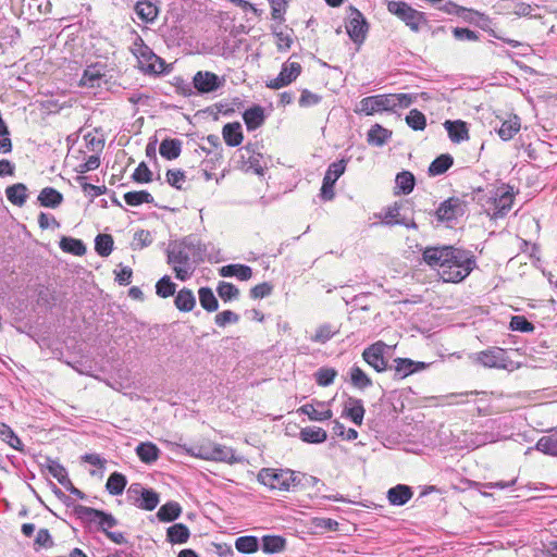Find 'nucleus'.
<instances>
[{
  "mask_svg": "<svg viewBox=\"0 0 557 557\" xmlns=\"http://www.w3.org/2000/svg\"><path fill=\"white\" fill-rule=\"evenodd\" d=\"M447 255L445 270L440 272L444 282L459 283L476 268L475 256L470 250L448 246Z\"/></svg>",
  "mask_w": 557,
  "mask_h": 557,
  "instance_id": "nucleus-1",
  "label": "nucleus"
},
{
  "mask_svg": "<svg viewBox=\"0 0 557 557\" xmlns=\"http://www.w3.org/2000/svg\"><path fill=\"white\" fill-rule=\"evenodd\" d=\"M297 472L290 469L263 468L258 474V481L271 490L290 491L299 487Z\"/></svg>",
  "mask_w": 557,
  "mask_h": 557,
  "instance_id": "nucleus-2",
  "label": "nucleus"
},
{
  "mask_svg": "<svg viewBox=\"0 0 557 557\" xmlns=\"http://www.w3.org/2000/svg\"><path fill=\"white\" fill-rule=\"evenodd\" d=\"M74 513L82 524H96L97 530L104 535L119 524L117 519L111 512L84 505H75Z\"/></svg>",
  "mask_w": 557,
  "mask_h": 557,
  "instance_id": "nucleus-3",
  "label": "nucleus"
},
{
  "mask_svg": "<svg viewBox=\"0 0 557 557\" xmlns=\"http://www.w3.org/2000/svg\"><path fill=\"white\" fill-rule=\"evenodd\" d=\"M168 263L172 265L180 281L188 280L195 271V263L190 261L188 250L182 245V240L168 249Z\"/></svg>",
  "mask_w": 557,
  "mask_h": 557,
  "instance_id": "nucleus-4",
  "label": "nucleus"
},
{
  "mask_svg": "<svg viewBox=\"0 0 557 557\" xmlns=\"http://www.w3.org/2000/svg\"><path fill=\"white\" fill-rule=\"evenodd\" d=\"M387 11L403 21L412 32L418 33L421 24H426L424 12L418 11L405 1H387Z\"/></svg>",
  "mask_w": 557,
  "mask_h": 557,
  "instance_id": "nucleus-5",
  "label": "nucleus"
},
{
  "mask_svg": "<svg viewBox=\"0 0 557 557\" xmlns=\"http://www.w3.org/2000/svg\"><path fill=\"white\" fill-rule=\"evenodd\" d=\"M131 50L140 64L147 63L144 69L146 73L160 74L164 71L165 61L157 55L139 35H136Z\"/></svg>",
  "mask_w": 557,
  "mask_h": 557,
  "instance_id": "nucleus-6",
  "label": "nucleus"
},
{
  "mask_svg": "<svg viewBox=\"0 0 557 557\" xmlns=\"http://www.w3.org/2000/svg\"><path fill=\"white\" fill-rule=\"evenodd\" d=\"M126 498L135 507L147 511L153 510L160 503L159 494L141 483H132L126 491Z\"/></svg>",
  "mask_w": 557,
  "mask_h": 557,
  "instance_id": "nucleus-7",
  "label": "nucleus"
},
{
  "mask_svg": "<svg viewBox=\"0 0 557 557\" xmlns=\"http://www.w3.org/2000/svg\"><path fill=\"white\" fill-rule=\"evenodd\" d=\"M486 202H491L494 211L488 213L491 219L497 220L507 215L513 205L512 188L508 185H503L499 188L490 189V196Z\"/></svg>",
  "mask_w": 557,
  "mask_h": 557,
  "instance_id": "nucleus-8",
  "label": "nucleus"
},
{
  "mask_svg": "<svg viewBox=\"0 0 557 557\" xmlns=\"http://www.w3.org/2000/svg\"><path fill=\"white\" fill-rule=\"evenodd\" d=\"M347 12L346 32L355 44L361 45L367 38L370 25L364 15L354 5H349Z\"/></svg>",
  "mask_w": 557,
  "mask_h": 557,
  "instance_id": "nucleus-9",
  "label": "nucleus"
},
{
  "mask_svg": "<svg viewBox=\"0 0 557 557\" xmlns=\"http://www.w3.org/2000/svg\"><path fill=\"white\" fill-rule=\"evenodd\" d=\"M471 359L474 363L484 368L508 369V366L511 363L507 351L496 346L475 352L471 356Z\"/></svg>",
  "mask_w": 557,
  "mask_h": 557,
  "instance_id": "nucleus-10",
  "label": "nucleus"
},
{
  "mask_svg": "<svg viewBox=\"0 0 557 557\" xmlns=\"http://www.w3.org/2000/svg\"><path fill=\"white\" fill-rule=\"evenodd\" d=\"M348 160L341 159L329 165L322 181L320 197L324 201H331L335 197L334 186L336 181L344 174Z\"/></svg>",
  "mask_w": 557,
  "mask_h": 557,
  "instance_id": "nucleus-11",
  "label": "nucleus"
},
{
  "mask_svg": "<svg viewBox=\"0 0 557 557\" xmlns=\"http://www.w3.org/2000/svg\"><path fill=\"white\" fill-rule=\"evenodd\" d=\"M403 208L401 201H395L392 206L383 209L376 218L381 220V223L385 226L403 225L407 228L418 230V224L413 218H407L400 214Z\"/></svg>",
  "mask_w": 557,
  "mask_h": 557,
  "instance_id": "nucleus-12",
  "label": "nucleus"
},
{
  "mask_svg": "<svg viewBox=\"0 0 557 557\" xmlns=\"http://www.w3.org/2000/svg\"><path fill=\"white\" fill-rule=\"evenodd\" d=\"M467 201L458 197H449L440 203L435 216L440 222H453L466 212Z\"/></svg>",
  "mask_w": 557,
  "mask_h": 557,
  "instance_id": "nucleus-13",
  "label": "nucleus"
},
{
  "mask_svg": "<svg viewBox=\"0 0 557 557\" xmlns=\"http://www.w3.org/2000/svg\"><path fill=\"white\" fill-rule=\"evenodd\" d=\"M224 83V77L209 71H198L193 77V86L200 95L213 92L220 89Z\"/></svg>",
  "mask_w": 557,
  "mask_h": 557,
  "instance_id": "nucleus-14",
  "label": "nucleus"
},
{
  "mask_svg": "<svg viewBox=\"0 0 557 557\" xmlns=\"http://www.w3.org/2000/svg\"><path fill=\"white\" fill-rule=\"evenodd\" d=\"M387 347L384 342L379 341L363 350L362 358L376 372L386 371L389 369L387 360L384 358V352Z\"/></svg>",
  "mask_w": 557,
  "mask_h": 557,
  "instance_id": "nucleus-15",
  "label": "nucleus"
},
{
  "mask_svg": "<svg viewBox=\"0 0 557 557\" xmlns=\"http://www.w3.org/2000/svg\"><path fill=\"white\" fill-rule=\"evenodd\" d=\"M394 109L395 103L391 94L369 96L360 101V111L367 115H372L379 111H393Z\"/></svg>",
  "mask_w": 557,
  "mask_h": 557,
  "instance_id": "nucleus-16",
  "label": "nucleus"
},
{
  "mask_svg": "<svg viewBox=\"0 0 557 557\" xmlns=\"http://www.w3.org/2000/svg\"><path fill=\"white\" fill-rule=\"evenodd\" d=\"M301 65L298 62H285L282 65L277 77L269 81L267 87L271 89H280L293 83L301 73Z\"/></svg>",
  "mask_w": 557,
  "mask_h": 557,
  "instance_id": "nucleus-17",
  "label": "nucleus"
},
{
  "mask_svg": "<svg viewBox=\"0 0 557 557\" xmlns=\"http://www.w3.org/2000/svg\"><path fill=\"white\" fill-rule=\"evenodd\" d=\"M133 9L137 17L145 24H153L160 13V8L154 0H137Z\"/></svg>",
  "mask_w": 557,
  "mask_h": 557,
  "instance_id": "nucleus-18",
  "label": "nucleus"
},
{
  "mask_svg": "<svg viewBox=\"0 0 557 557\" xmlns=\"http://www.w3.org/2000/svg\"><path fill=\"white\" fill-rule=\"evenodd\" d=\"M103 65L100 63L88 65L79 79V86L85 88H99L103 82Z\"/></svg>",
  "mask_w": 557,
  "mask_h": 557,
  "instance_id": "nucleus-19",
  "label": "nucleus"
},
{
  "mask_svg": "<svg viewBox=\"0 0 557 557\" xmlns=\"http://www.w3.org/2000/svg\"><path fill=\"white\" fill-rule=\"evenodd\" d=\"M447 250L448 246L426 247L422 252V259L431 268L438 267L441 271H444L448 257Z\"/></svg>",
  "mask_w": 557,
  "mask_h": 557,
  "instance_id": "nucleus-20",
  "label": "nucleus"
},
{
  "mask_svg": "<svg viewBox=\"0 0 557 557\" xmlns=\"http://www.w3.org/2000/svg\"><path fill=\"white\" fill-rule=\"evenodd\" d=\"M413 496V490L411 486L407 484H397L393 487H391L387 493L386 497L392 506L401 507L406 505Z\"/></svg>",
  "mask_w": 557,
  "mask_h": 557,
  "instance_id": "nucleus-21",
  "label": "nucleus"
},
{
  "mask_svg": "<svg viewBox=\"0 0 557 557\" xmlns=\"http://www.w3.org/2000/svg\"><path fill=\"white\" fill-rule=\"evenodd\" d=\"M443 126L448 133L449 139L455 144H460L469 139V127L468 123L462 120L444 122Z\"/></svg>",
  "mask_w": 557,
  "mask_h": 557,
  "instance_id": "nucleus-22",
  "label": "nucleus"
},
{
  "mask_svg": "<svg viewBox=\"0 0 557 557\" xmlns=\"http://www.w3.org/2000/svg\"><path fill=\"white\" fill-rule=\"evenodd\" d=\"M280 24L276 22L270 26L272 35L276 38V46L278 51H287L290 49L293 44L294 34L293 28H289L287 25Z\"/></svg>",
  "mask_w": 557,
  "mask_h": 557,
  "instance_id": "nucleus-23",
  "label": "nucleus"
},
{
  "mask_svg": "<svg viewBox=\"0 0 557 557\" xmlns=\"http://www.w3.org/2000/svg\"><path fill=\"white\" fill-rule=\"evenodd\" d=\"M342 407L341 418H363L364 408L362 400L344 395L339 401Z\"/></svg>",
  "mask_w": 557,
  "mask_h": 557,
  "instance_id": "nucleus-24",
  "label": "nucleus"
},
{
  "mask_svg": "<svg viewBox=\"0 0 557 557\" xmlns=\"http://www.w3.org/2000/svg\"><path fill=\"white\" fill-rule=\"evenodd\" d=\"M212 461L226 462L228 465L242 463L245 458L236 454V450L222 444H213Z\"/></svg>",
  "mask_w": 557,
  "mask_h": 557,
  "instance_id": "nucleus-25",
  "label": "nucleus"
},
{
  "mask_svg": "<svg viewBox=\"0 0 557 557\" xmlns=\"http://www.w3.org/2000/svg\"><path fill=\"white\" fill-rule=\"evenodd\" d=\"M287 541L282 535L267 534L260 540V546L263 553L274 555L286 549Z\"/></svg>",
  "mask_w": 557,
  "mask_h": 557,
  "instance_id": "nucleus-26",
  "label": "nucleus"
},
{
  "mask_svg": "<svg viewBox=\"0 0 557 557\" xmlns=\"http://www.w3.org/2000/svg\"><path fill=\"white\" fill-rule=\"evenodd\" d=\"M260 157L238 153V157L235 158V168L245 172L252 171L258 175H263L264 168L261 164Z\"/></svg>",
  "mask_w": 557,
  "mask_h": 557,
  "instance_id": "nucleus-27",
  "label": "nucleus"
},
{
  "mask_svg": "<svg viewBox=\"0 0 557 557\" xmlns=\"http://www.w3.org/2000/svg\"><path fill=\"white\" fill-rule=\"evenodd\" d=\"M243 120L248 131H255L265 121L264 109L259 104H253L243 113Z\"/></svg>",
  "mask_w": 557,
  "mask_h": 557,
  "instance_id": "nucleus-28",
  "label": "nucleus"
},
{
  "mask_svg": "<svg viewBox=\"0 0 557 557\" xmlns=\"http://www.w3.org/2000/svg\"><path fill=\"white\" fill-rule=\"evenodd\" d=\"M222 136L230 147H237L243 143L244 134L239 122L227 123L222 128Z\"/></svg>",
  "mask_w": 557,
  "mask_h": 557,
  "instance_id": "nucleus-29",
  "label": "nucleus"
},
{
  "mask_svg": "<svg viewBox=\"0 0 557 557\" xmlns=\"http://www.w3.org/2000/svg\"><path fill=\"white\" fill-rule=\"evenodd\" d=\"M182 245L191 252L193 262L195 264H199L205 261L207 247L201 240L194 236H186L182 239Z\"/></svg>",
  "mask_w": 557,
  "mask_h": 557,
  "instance_id": "nucleus-30",
  "label": "nucleus"
},
{
  "mask_svg": "<svg viewBox=\"0 0 557 557\" xmlns=\"http://www.w3.org/2000/svg\"><path fill=\"white\" fill-rule=\"evenodd\" d=\"M135 451L139 460L146 465L154 463L161 454L159 447L151 442L139 443Z\"/></svg>",
  "mask_w": 557,
  "mask_h": 557,
  "instance_id": "nucleus-31",
  "label": "nucleus"
},
{
  "mask_svg": "<svg viewBox=\"0 0 557 557\" xmlns=\"http://www.w3.org/2000/svg\"><path fill=\"white\" fill-rule=\"evenodd\" d=\"M190 537L188 527L182 522L174 523L166 529V541L172 545L185 544Z\"/></svg>",
  "mask_w": 557,
  "mask_h": 557,
  "instance_id": "nucleus-32",
  "label": "nucleus"
},
{
  "mask_svg": "<svg viewBox=\"0 0 557 557\" xmlns=\"http://www.w3.org/2000/svg\"><path fill=\"white\" fill-rule=\"evenodd\" d=\"M416 186V177L410 171H401L395 177L394 195H409Z\"/></svg>",
  "mask_w": 557,
  "mask_h": 557,
  "instance_id": "nucleus-33",
  "label": "nucleus"
},
{
  "mask_svg": "<svg viewBox=\"0 0 557 557\" xmlns=\"http://www.w3.org/2000/svg\"><path fill=\"white\" fill-rule=\"evenodd\" d=\"M5 195L12 205L22 207L28 198V188L23 183H15L7 187Z\"/></svg>",
  "mask_w": 557,
  "mask_h": 557,
  "instance_id": "nucleus-34",
  "label": "nucleus"
},
{
  "mask_svg": "<svg viewBox=\"0 0 557 557\" xmlns=\"http://www.w3.org/2000/svg\"><path fill=\"white\" fill-rule=\"evenodd\" d=\"M223 277L236 276L240 281H248L252 276V269L246 264H227L219 270Z\"/></svg>",
  "mask_w": 557,
  "mask_h": 557,
  "instance_id": "nucleus-35",
  "label": "nucleus"
},
{
  "mask_svg": "<svg viewBox=\"0 0 557 557\" xmlns=\"http://www.w3.org/2000/svg\"><path fill=\"white\" fill-rule=\"evenodd\" d=\"M63 199V195L53 187H45L38 195L40 206L46 208H58Z\"/></svg>",
  "mask_w": 557,
  "mask_h": 557,
  "instance_id": "nucleus-36",
  "label": "nucleus"
},
{
  "mask_svg": "<svg viewBox=\"0 0 557 557\" xmlns=\"http://www.w3.org/2000/svg\"><path fill=\"white\" fill-rule=\"evenodd\" d=\"M535 448L545 455L557 456V429H550L547 435L537 440Z\"/></svg>",
  "mask_w": 557,
  "mask_h": 557,
  "instance_id": "nucleus-37",
  "label": "nucleus"
},
{
  "mask_svg": "<svg viewBox=\"0 0 557 557\" xmlns=\"http://www.w3.org/2000/svg\"><path fill=\"white\" fill-rule=\"evenodd\" d=\"M182 140L178 138H165L159 147L160 154L166 160L177 159L182 152Z\"/></svg>",
  "mask_w": 557,
  "mask_h": 557,
  "instance_id": "nucleus-38",
  "label": "nucleus"
},
{
  "mask_svg": "<svg viewBox=\"0 0 557 557\" xmlns=\"http://www.w3.org/2000/svg\"><path fill=\"white\" fill-rule=\"evenodd\" d=\"M454 164V158L449 153L436 157L428 169L429 176H438L446 173Z\"/></svg>",
  "mask_w": 557,
  "mask_h": 557,
  "instance_id": "nucleus-39",
  "label": "nucleus"
},
{
  "mask_svg": "<svg viewBox=\"0 0 557 557\" xmlns=\"http://www.w3.org/2000/svg\"><path fill=\"white\" fill-rule=\"evenodd\" d=\"M302 442L308 444H320L326 441L327 433L320 426H306L299 430Z\"/></svg>",
  "mask_w": 557,
  "mask_h": 557,
  "instance_id": "nucleus-40",
  "label": "nucleus"
},
{
  "mask_svg": "<svg viewBox=\"0 0 557 557\" xmlns=\"http://www.w3.org/2000/svg\"><path fill=\"white\" fill-rule=\"evenodd\" d=\"M175 307L182 312H189L196 306V298L194 293L186 287H183L175 296Z\"/></svg>",
  "mask_w": 557,
  "mask_h": 557,
  "instance_id": "nucleus-41",
  "label": "nucleus"
},
{
  "mask_svg": "<svg viewBox=\"0 0 557 557\" xmlns=\"http://www.w3.org/2000/svg\"><path fill=\"white\" fill-rule=\"evenodd\" d=\"M181 513L182 507L177 502H168L159 508L157 517L161 522H173Z\"/></svg>",
  "mask_w": 557,
  "mask_h": 557,
  "instance_id": "nucleus-42",
  "label": "nucleus"
},
{
  "mask_svg": "<svg viewBox=\"0 0 557 557\" xmlns=\"http://www.w3.org/2000/svg\"><path fill=\"white\" fill-rule=\"evenodd\" d=\"M127 485L126 476L117 471L112 472L106 483V490L110 495H121Z\"/></svg>",
  "mask_w": 557,
  "mask_h": 557,
  "instance_id": "nucleus-43",
  "label": "nucleus"
},
{
  "mask_svg": "<svg viewBox=\"0 0 557 557\" xmlns=\"http://www.w3.org/2000/svg\"><path fill=\"white\" fill-rule=\"evenodd\" d=\"M520 128V117L515 114L509 120L503 121L500 127L497 129V134L503 140L507 141L510 140Z\"/></svg>",
  "mask_w": 557,
  "mask_h": 557,
  "instance_id": "nucleus-44",
  "label": "nucleus"
},
{
  "mask_svg": "<svg viewBox=\"0 0 557 557\" xmlns=\"http://www.w3.org/2000/svg\"><path fill=\"white\" fill-rule=\"evenodd\" d=\"M45 467L47 468L49 474L57 479L62 486L70 484L67 471L59 461L53 460L50 457H46Z\"/></svg>",
  "mask_w": 557,
  "mask_h": 557,
  "instance_id": "nucleus-45",
  "label": "nucleus"
},
{
  "mask_svg": "<svg viewBox=\"0 0 557 557\" xmlns=\"http://www.w3.org/2000/svg\"><path fill=\"white\" fill-rule=\"evenodd\" d=\"M413 360L409 358H396L394 364L389 366L391 370H394V379L401 380L410 374L414 373Z\"/></svg>",
  "mask_w": 557,
  "mask_h": 557,
  "instance_id": "nucleus-46",
  "label": "nucleus"
},
{
  "mask_svg": "<svg viewBox=\"0 0 557 557\" xmlns=\"http://www.w3.org/2000/svg\"><path fill=\"white\" fill-rule=\"evenodd\" d=\"M200 306L208 312H214L219 308V301L212 290L208 286L200 287L198 289Z\"/></svg>",
  "mask_w": 557,
  "mask_h": 557,
  "instance_id": "nucleus-47",
  "label": "nucleus"
},
{
  "mask_svg": "<svg viewBox=\"0 0 557 557\" xmlns=\"http://www.w3.org/2000/svg\"><path fill=\"white\" fill-rule=\"evenodd\" d=\"M392 137V131L380 124H374L368 132V143L374 146H383Z\"/></svg>",
  "mask_w": 557,
  "mask_h": 557,
  "instance_id": "nucleus-48",
  "label": "nucleus"
},
{
  "mask_svg": "<svg viewBox=\"0 0 557 557\" xmlns=\"http://www.w3.org/2000/svg\"><path fill=\"white\" fill-rule=\"evenodd\" d=\"M260 547V540L255 535H244L235 540V548L243 554L256 553Z\"/></svg>",
  "mask_w": 557,
  "mask_h": 557,
  "instance_id": "nucleus-49",
  "label": "nucleus"
},
{
  "mask_svg": "<svg viewBox=\"0 0 557 557\" xmlns=\"http://www.w3.org/2000/svg\"><path fill=\"white\" fill-rule=\"evenodd\" d=\"M0 440L5 442L10 447L15 450L23 451L24 444L16 433L5 423L0 421Z\"/></svg>",
  "mask_w": 557,
  "mask_h": 557,
  "instance_id": "nucleus-50",
  "label": "nucleus"
},
{
  "mask_svg": "<svg viewBox=\"0 0 557 557\" xmlns=\"http://www.w3.org/2000/svg\"><path fill=\"white\" fill-rule=\"evenodd\" d=\"M60 248L67 253H72L74 256H84L86 253V246L83 240L63 236L60 240Z\"/></svg>",
  "mask_w": 557,
  "mask_h": 557,
  "instance_id": "nucleus-51",
  "label": "nucleus"
},
{
  "mask_svg": "<svg viewBox=\"0 0 557 557\" xmlns=\"http://www.w3.org/2000/svg\"><path fill=\"white\" fill-rule=\"evenodd\" d=\"M383 408L384 414H398L404 413L405 405L404 400L399 395H391L387 398L383 399L380 404Z\"/></svg>",
  "mask_w": 557,
  "mask_h": 557,
  "instance_id": "nucleus-52",
  "label": "nucleus"
},
{
  "mask_svg": "<svg viewBox=\"0 0 557 557\" xmlns=\"http://www.w3.org/2000/svg\"><path fill=\"white\" fill-rule=\"evenodd\" d=\"M124 200L132 207H138L143 203H153V197L147 190L128 191L124 194Z\"/></svg>",
  "mask_w": 557,
  "mask_h": 557,
  "instance_id": "nucleus-53",
  "label": "nucleus"
},
{
  "mask_svg": "<svg viewBox=\"0 0 557 557\" xmlns=\"http://www.w3.org/2000/svg\"><path fill=\"white\" fill-rule=\"evenodd\" d=\"M113 237L110 234H99L95 238V250L100 257H108L113 250Z\"/></svg>",
  "mask_w": 557,
  "mask_h": 557,
  "instance_id": "nucleus-54",
  "label": "nucleus"
},
{
  "mask_svg": "<svg viewBox=\"0 0 557 557\" xmlns=\"http://www.w3.org/2000/svg\"><path fill=\"white\" fill-rule=\"evenodd\" d=\"M75 181L81 185L85 195L90 198V201H92L96 197L107 193V187L104 185L96 186L87 183V176L78 175L75 177Z\"/></svg>",
  "mask_w": 557,
  "mask_h": 557,
  "instance_id": "nucleus-55",
  "label": "nucleus"
},
{
  "mask_svg": "<svg viewBox=\"0 0 557 557\" xmlns=\"http://www.w3.org/2000/svg\"><path fill=\"white\" fill-rule=\"evenodd\" d=\"M350 381L355 387L360 389H364L372 385L371 379L356 364L350 368Z\"/></svg>",
  "mask_w": 557,
  "mask_h": 557,
  "instance_id": "nucleus-56",
  "label": "nucleus"
},
{
  "mask_svg": "<svg viewBox=\"0 0 557 557\" xmlns=\"http://www.w3.org/2000/svg\"><path fill=\"white\" fill-rule=\"evenodd\" d=\"M216 293L224 302L237 299L239 296V289L234 284L225 281L219 282Z\"/></svg>",
  "mask_w": 557,
  "mask_h": 557,
  "instance_id": "nucleus-57",
  "label": "nucleus"
},
{
  "mask_svg": "<svg viewBox=\"0 0 557 557\" xmlns=\"http://www.w3.org/2000/svg\"><path fill=\"white\" fill-rule=\"evenodd\" d=\"M338 332V327H334L332 324L325 323L317 329L315 334L311 337V339L315 343L325 344Z\"/></svg>",
  "mask_w": 557,
  "mask_h": 557,
  "instance_id": "nucleus-58",
  "label": "nucleus"
},
{
  "mask_svg": "<svg viewBox=\"0 0 557 557\" xmlns=\"http://www.w3.org/2000/svg\"><path fill=\"white\" fill-rule=\"evenodd\" d=\"M176 290V284L171 281L169 275L162 276L156 284V294L161 298L173 296Z\"/></svg>",
  "mask_w": 557,
  "mask_h": 557,
  "instance_id": "nucleus-59",
  "label": "nucleus"
},
{
  "mask_svg": "<svg viewBox=\"0 0 557 557\" xmlns=\"http://www.w3.org/2000/svg\"><path fill=\"white\" fill-rule=\"evenodd\" d=\"M271 5L272 20L280 24L285 23V14L287 12L288 1L287 0H268Z\"/></svg>",
  "mask_w": 557,
  "mask_h": 557,
  "instance_id": "nucleus-60",
  "label": "nucleus"
},
{
  "mask_svg": "<svg viewBox=\"0 0 557 557\" xmlns=\"http://www.w3.org/2000/svg\"><path fill=\"white\" fill-rule=\"evenodd\" d=\"M337 371L334 368L321 367L314 373V379L318 385L329 386L334 382Z\"/></svg>",
  "mask_w": 557,
  "mask_h": 557,
  "instance_id": "nucleus-61",
  "label": "nucleus"
},
{
  "mask_svg": "<svg viewBox=\"0 0 557 557\" xmlns=\"http://www.w3.org/2000/svg\"><path fill=\"white\" fill-rule=\"evenodd\" d=\"M406 123L413 131H423L426 127V117L418 109H412L406 116Z\"/></svg>",
  "mask_w": 557,
  "mask_h": 557,
  "instance_id": "nucleus-62",
  "label": "nucleus"
},
{
  "mask_svg": "<svg viewBox=\"0 0 557 557\" xmlns=\"http://www.w3.org/2000/svg\"><path fill=\"white\" fill-rule=\"evenodd\" d=\"M509 327L511 331L521 333H531L534 331V325L524 315H513L510 320Z\"/></svg>",
  "mask_w": 557,
  "mask_h": 557,
  "instance_id": "nucleus-63",
  "label": "nucleus"
},
{
  "mask_svg": "<svg viewBox=\"0 0 557 557\" xmlns=\"http://www.w3.org/2000/svg\"><path fill=\"white\" fill-rule=\"evenodd\" d=\"M166 183L177 190H183L182 184L186 180L185 172L181 169H170L166 171Z\"/></svg>",
  "mask_w": 557,
  "mask_h": 557,
  "instance_id": "nucleus-64",
  "label": "nucleus"
}]
</instances>
